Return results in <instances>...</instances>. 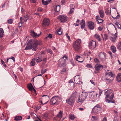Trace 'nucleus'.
I'll return each mask as SVG.
<instances>
[{
	"mask_svg": "<svg viewBox=\"0 0 121 121\" xmlns=\"http://www.w3.org/2000/svg\"><path fill=\"white\" fill-rule=\"evenodd\" d=\"M84 55L87 56L88 57V56H89V54H88V53H84Z\"/></svg>",
	"mask_w": 121,
	"mask_h": 121,
	"instance_id": "13d9d810",
	"label": "nucleus"
},
{
	"mask_svg": "<svg viewBox=\"0 0 121 121\" xmlns=\"http://www.w3.org/2000/svg\"><path fill=\"white\" fill-rule=\"evenodd\" d=\"M100 58L101 60L103 61H104L106 59L105 54L104 53H103L100 55Z\"/></svg>",
	"mask_w": 121,
	"mask_h": 121,
	"instance_id": "aec40b11",
	"label": "nucleus"
},
{
	"mask_svg": "<svg viewBox=\"0 0 121 121\" xmlns=\"http://www.w3.org/2000/svg\"><path fill=\"white\" fill-rule=\"evenodd\" d=\"M47 52H48L49 53L52 54L53 53L52 51V50H51V49H48L47 50Z\"/></svg>",
	"mask_w": 121,
	"mask_h": 121,
	"instance_id": "49530a36",
	"label": "nucleus"
},
{
	"mask_svg": "<svg viewBox=\"0 0 121 121\" xmlns=\"http://www.w3.org/2000/svg\"><path fill=\"white\" fill-rule=\"evenodd\" d=\"M104 37L103 38L105 40H107L108 38V36L107 34H104Z\"/></svg>",
	"mask_w": 121,
	"mask_h": 121,
	"instance_id": "a18cd8bd",
	"label": "nucleus"
},
{
	"mask_svg": "<svg viewBox=\"0 0 121 121\" xmlns=\"http://www.w3.org/2000/svg\"><path fill=\"white\" fill-rule=\"evenodd\" d=\"M73 82V80L72 79H71L69 82V83H71Z\"/></svg>",
	"mask_w": 121,
	"mask_h": 121,
	"instance_id": "e2e57ef3",
	"label": "nucleus"
},
{
	"mask_svg": "<svg viewBox=\"0 0 121 121\" xmlns=\"http://www.w3.org/2000/svg\"><path fill=\"white\" fill-rule=\"evenodd\" d=\"M67 59V56L64 55L62 58L59 60L58 66L60 67H64L65 66V61Z\"/></svg>",
	"mask_w": 121,
	"mask_h": 121,
	"instance_id": "7ed1b4c3",
	"label": "nucleus"
},
{
	"mask_svg": "<svg viewBox=\"0 0 121 121\" xmlns=\"http://www.w3.org/2000/svg\"><path fill=\"white\" fill-rule=\"evenodd\" d=\"M117 81L118 82H121V74L119 73L118 74L117 77Z\"/></svg>",
	"mask_w": 121,
	"mask_h": 121,
	"instance_id": "b1692460",
	"label": "nucleus"
},
{
	"mask_svg": "<svg viewBox=\"0 0 121 121\" xmlns=\"http://www.w3.org/2000/svg\"><path fill=\"white\" fill-rule=\"evenodd\" d=\"M42 44V41L40 40L31 39L29 41L25 49L29 50L31 49L33 51H35L37 48V46L41 45Z\"/></svg>",
	"mask_w": 121,
	"mask_h": 121,
	"instance_id": "f257e3e1",
	"label": "nucleus"
},
{
	"mask_svg": "<svg viewBox=\"0 0 121 121\" xmlns=\"http://www.w3.org/2000/svg\"><path fill=\"white\" fill-rule=\"evenodd\" d=\"M89 46L90 48L93 49L95 48L96 43L95 41H92L89 44Z\"/></svg>",
	"mask_w": 121,
	"mask_h": 121,
	"instance_id": "9d476101",
	"label": "nucleus"
},
{
	"mask_svg": "<svg viewBox=\"0 0 121 121\" xmlns=\"http://www.w3.org/2000/svg\"><path fill=\"white\" fill-rule=\"evenodd\" d=\"M58 19L62 22H65L67 20V17L65 16L60 15L58 17Z\"/></svg>",
	"mask_w": 121,
	"mask_h": 121,
	"instance_id": "0eeeda50",
	"label": "nucleus"
},
{
	"mask_svg": "<svg viewBox=\"0 0 121 121\" xmlns=\"http://www.w3.org/2000/svg\"><path fill=\"white\" fill-rule=\"evenodd\" d=\"M29 19L28 15H26L24 16L23 18H22V20H24L25 22H26L27 20Z\"/></svg>",
	"mask_w": 121,
	"mask_h": 121,
	"instance_id": "7c9ffc66",
	"label": "nucleus"
},
{
	"mask_svg": "<svg viewBox=\"0 0 121 121\" xmlns=\"http://www.w3.org/2000/svg\"><path fill=\"white\" fill-rule=\"evenodd\" d=\"M76 60L79 62L82 63L83 62L84 60V58L81 57L80 56H77L76 57Z\"/></svg>",
	"mask_w": 121,
	"mask_h": 121,
	"instance_id": "4468645a",
	"label": "nucleus"
},
{
	"mask_svg": "<svg viewBox=\"0 0 121 121\" xmlns=\"http://www.w3.org/2000/svg\"><path fill=\"white\" fill-rule=\"evenodd\" d=\"M105 12L106 13L108 14L109 13H111V10H110V11H109V9L108 8L105 10Z\"/></svg>",
	"mask_w": 121,
	"mask_h": 121,
	"instance_id": "c03bdc74",
	"label": "nucleus"
},
{
	"mask_svg": "<svg viewBox=\"0 0 121 121\" xmlns=\"http://www.w3.org/2000/svg\"><path fill=\"white\" fill-rule=\"evenodd\" d=\"M42 8L40 7V8H38V11L39 12H41L42 11Z\"/></svg>",
	"mask_w": 121,
	"mask_h": 121,
	"instance_id": "5fc2aeb1",
	"label": "nucleus"
},
{
	"mask_svg": "<svg viewBox=\"0 0 121 121\" xmlns=\"http://www.w3.org/2000/svg\"><path fill=\"white\" fill-rule=\"evenodd\" d=\"M62 112L60 111L57 115V117H58L59 118L61 119L62 117Z\"/></svg>",
	"mask_w": 121,
	"mask_h": 121,
	"instance_id": "c756f323",
	"label": "nucleus"
},
{
	"mask_svg": "<svg viewBox=\"0 0 121 121\" xmlns=\"http://www.w3.org/2000/svg\"><path fill=\"white\" fill-rule=\"evenodd\" d=\"M81 78L79 77V75H78L75 77L74 80L76 83L81 84L82 82L81 81Z\"/></svg>",
	"mask_w": 121,
	"mask_h": 121,
	"instance_id": "6e6552de",
	"label": "nucleus"
},
{
	"mask_svg": "<svg viewBox=\"0 0 121 121\" xmlns=\"http://www.w3.org/2000/svg\"><path fill=\"white\" fill-rule=\"evenodd\" d=\"M74 9V8L72 9H71L70 12L69 13L70 14L72 13L73 12V9Z\"/></svg>",
	"mask_w": 121,
	"mask_h": 121,
	"instance_id": "3c124183",
	"label": "nucleus"
},
{
	"mask_svg": "<svg viewBox=\"0 0 121 121\" xmlns=\"http://www.w3.org/2000/svg\"><path fill=\"white\" fill-rule=\"evenodd\" d=\"M117 48L118 49L121 50V42H119L117 45Z\"/></svg>",
	"mask_w": 121,
	"mask_h": 121,
	"instance_id": "4c0bfd02",
	"label": "nucleus"
},
{
	"mask_svg": "<svg viewBox=\"0 0 121 121\" xmlns=\"http://www.w3.org/2000/svg\"><path fill=\"white\" fill-rule=\"evenodd\" d=\"M102 121H107V118L106 117H104Z\"/></svg>",
	"mask_w": 121,
	"mask_h": 121,
	"instance_id": "680f3d73",
	"label": "nucleus"
},
{
	"mask_svg": "<svg viewBox=\"0 0 121 121\" xmlns=\"http://www.w3.org/2000/svg\"><path fill=\"white\" fill-rule=\"evenodd\" d=\"M113 79V78H111L110 79L109 78H106L105 79V80L107 81L106 82L107 83H109L111 82Z\"/></svg>",
	"mask_w": 121,
	"mask_h": 121,
	"instance_id": "a878e982",
	"label": "nucleus"
},
{
	"mask_svg": "<svg viewBox=\"0 0 121 121\" xmlns=\"http://www.w3.org/2000/svg\"><path fill=\"white\" fill-rule=\"evenodd\" d=\"M86 67L89 68H92L93 66L91 64H87L86 65Z\"/></svg>",
	"mask_w": 121,
	"mask_h": 121,
	"instance_id": "09e8293b",
	"label": "nucleus"
},
{
	"mask_svg": "<svg viewBox=\"0 0 121 121\" xmlns=\"http://www.w3.org/2000/svg\"><path fill=\"white\" fill-rule=\"evenodd\" d=\"M41 34L40 32L39 34H37L35 33L34 31H32L31 32L30 34L33 37L35 38L39 36Z\"/></svg>",
	"mask_w": 121,
	"mask_h": 121,
	"instance_id": "f3484780",
	"label": "nucleus"
},
{
	"mask_svg": "<svg viewBox=\"0 0 121 121\" xmlns=\"http://www.w3.org/2000/svg\"><path fill=\"white\" fill-rule=\"evenodd\" d=\"M61 99L60 97L57 96H55L53 97L51 100V101L52 102L53 104H57L60 101Z\"/></svg>",
	"mask_w": 121,
	"mask_h": 121,
	"instance_id": "39448f33",
	"label": "nucleus"
},
{
	"mask_svg": "<svg viewBox=\"0 0 121 121\" xmlns=\"http://www.w3.org/2000/svg\"><path fill=\"white\" fill-rule=\"evenodd\" d=\"M96 20L98 21L99 23H102L103 20L102 19H101L99 17V16H97L96 17Z\"/></svg>",
	"mask_w": 121,
	"mask_h": 121,
	"instance_id": "4be33fe9",
	"label": "nucleus"
},
{
	"mask_svg": "<svg viewBox=\"0 0 121 121\" xmlns=\"http://www.w3.org/2000/svg\"><path fill=\"white\" fill-rule=\"evenodd\" d=\"M112 92V91L111 90H109L105 92L104 94L106 96V98H108L109 95Z\"/></svg>",
	"mask_w": 121,
	"mask_h": 121,
	"instance_id": "a211bd4d",
	"label": "nucleus"
},
{
	"mask_svg": "<svg viewBox=\"0 0 121 121\" xmlns=\"http://www.w3.org/2000/svg\"><path fill=\"white\" fill-rule=\"evenodd\" d=\"M28 88L30 91H34L35 93L36 92V90L34 88L32 84L31 83L28 84L27 85Z\"/></svg>",
	"mask_w": 121,
	"mask_h": 121,
	"instance_id": "2eb2a0df",
	"label": "nucleus"
},
{
	"mask_svg": "<svg viewBox=\"0 0 121 121\" xmlns=\"http://www.w3.org/2000/svg\"><path fill=\"white\" fill-rule=\"evenodd\" d=\"M43 116L46 118H47L48 117V115L47 113H44L43 114Z\"/></svg>",
	"mask_w": 121,
	"mask_h": 121,
	"instance_id": "bf43d9fd",
	"label": "nucleus"
},
{
	"mask_svg": "<svg viewBox=\"0 0 121 121\" xmlns=\"http://www.w3.org/2000/svg\"><path fill=\"white\" fill-rule=\"evenodd\" d=\"M90 93H91L89 94V97L90 98H92L94 97L95 94L93 92H90Z\"/></svg>",
	"mask_w": 121,
	"mask_h": 121,
	"instance_id": "72a5a7b5",
	"label": "nucleus"
},
{
	"mask_svg": "<svg viewBox=\"0 0 121 121\" xmlns=\"http://www.w3.org/2000/svg\"><path fill=\"white\" fill-rule=\"evenodd\" d=\"M79 25V24H78V23H74L73 24L74 25H75L76 26H78Z\"/></svg>",
	"mask_w": 121,
	"mask_h": 121,
	"instance_id": "338daca9",
	"label": "nucleus"
},
{
	"mask_svg": "<svg viewBox=\"0 0 121 121\" xmlns=\"http://www.w3.org/2000/svg\"><path fill=\"white\" fill-rule=\"evenodd\" d=\"M10 58V59H12L14 62L15 61V59L14 57L13 56L12 57H11Z\"/></svg>",
	"mask_w": 121,
	"mask_h": 121,
	"instance_id": "774afa93",
	"label": "nucleus"
},
{
	"mask_svg": "<svg viewBox=\"0 0 121 121\" xmlns=\"http://www.w3.org/2000/svg\"><path fill=\"white\" fill-rule=\"evenodd\" d=\"M62 31L61 30V28H60L57 31V34L58 35H60L62 34Z\"/></svg>",
	"mask_w": 121,
	"mask_h": 121,
	"instance_id": "f704fd0d",
	"label": "nucleus"
},
{
	"mask_svg": "<svg viewBox=\"0 0 121 121\" xmlns=\"http://www.w3.org/2000/svg\"><path fill=\"white\" fill-rule=\"evenodd\" d=\"M103 29V27L102 26L99 27H98V30H101Z\"/></svg>",
	"mask_w": 121,
	"mask_h": 121,
	"instance_id": "6e6d98bb",
	"label": "nucleus"
},
{
	"mask_svg": "<svg viewBox=\"0 0 121 121\" xmlns=\"http://www.w3.org/2000/svg\"><path fill=\"white\" fill-rule=\"evenodd\" d=\"M98 118L96 117L92 116L91 118V120L92 121H95L97 120Z\"/></svg>",
	"mask_w": 121,
	"mask_h": 121,
	"instance_id": "c9c22d12",
	"label": "nucleus"
},
{
	"mask_svg": "<svg viewBox=\"0 0 121 121\" xmlns=\"http://www.w3.org/2000/svg\"><path fill=\"white\" fill-rule=\"evenodd\" d=\"M49 19L47 18H45L44 19L43 22V26L44 27L48 26L49 24Z\"/></svg>",
	"mask_w": 121,
	"mask_h": 121,
	"instance_id": "9b49d317",
	"label": "nucleus"
},
{
	"mask_svg": "<svg viewBox=\"0 0 121 121\" xmlns=\"http://www.w3.org/2000/svg\"><path fill=\"white\" fill-rule=\"evenodd\" d=\"M51 0L44 1V0H42V3L45 5H46L49 4L51 1Z\"/></svg>",
	"mask_w": 121,
	"mask_h": 121,
	"instance_id": "cd10ccee",
	"label": "nucleus"
},
{
	"mask_svg": "<svg viewBox=\"0 0 121 121\" xmlns=\"http://www.w3.org/2000/svg\"><path fill=\"white\" fill-rule=\"evenodd\" d=\"M87 25L89 28L90 30H93L94 28V24L93 22H88Z\"/></svg>",
	"mask_w": 121,
	"mask_h": 121,
	"instance_id": "f8f14e48",
	"label": "nucleus"
},
{
	"mask_svg": "<svg viewBox=\"0 0 121 121\" xmlns=\"http://www.w3.org/2000/svg\"><path fill=\"white\" fill-rule=\"evenodd\" d=\"M94 36L99 41L101 40L100 37L99 35L96 34H95L94 35Z\"/></svg>",
	"mask_w": 121,
	"mask_h": 121,
	"instance_id": "473e14b6",
	"label": "nucleus"
},
{
	"mask_svg": "<svg viewBox=\"0 0 121 121\" xmlns=\"http://www.w3.org/2000/svg\"><path fill=\"white\" fill-rule=\"evenodd\" d=\"M87 96V94L85 93H82L81 94V96L78 99V101L79 102H83L86 98Z\"/></svg>",
	"mask_w": 121,
	"mask_h": 121,
	"instance_id": "423d86ee",
	"label": "nucleus"
},
{
	"mask_svg": "<svg viewBox=\"0 0 121 121\" xmlns=\"http://www.w3.org/2000/svg\"><path fill=\"white\" fill-rule=\"evenodd\" d=\"M70 119L71 120H73L75 118V117L74 115H70L69 116Z\"/></svg>",
	"mask_w": 121,
	"mask_h": 121,
	"instance_id": "58836bf2",
	"label": "nucleus"
},
{
	"mask_svg": "<svg viewBox=\"0 0 121 121\" xmlns=\"http://www.w3.org/2000/svg\"><path fill=\"white\" fill-rule=\"evenodd\" d=\"M111 49L112 52L114 53L116 51V49L115 47L114 46H112L111 47Z\"/></svg>",
	"mask_w": 121,
	"mask_h": 121,
	"instance_id": "c85d7f7f",
	"label": "nucleus"
},
{
	"mask_svg": "<svg viewBox=\"0 0 121 121\" xmlns=\"http://www.w3.org/2000/svg\"><path fill=\"white\" fill-rule=\"evenodd\" d=\"M81 42L80 39H78L73 43V47L75 50L78 51L79 49Z\"/></svg>",
	"mask_w": 121,
	"mask_h": 121,
	"instance_id": "20e7f679",
	"label": "nucleus"
},
{
	"mask_svg": "<svg viewBox=\"0 0 121 121\" xmlns=\"http://www.w3.org/2000/svg\"><path fill=\"white\" fill-rule=\"evenodd\" d=\"M52 37V35L50 34L47 37H46V39H47L48 38L49 39L51 38Z\"/></svg>",
	"mask_w": 121,
	"mask_h": 121,
	"instance_id": "8fccbe9b",
	"label": "nucleus"
},
{
	"mask_svg": "<svg viewBox=\"0 0 121 121\" xmlns=\"http://www.w3.org/2000/svg\"><path fill=\"white\" fill-rule=\"evenodd\" d=\"M106 76L107 77V78L110 77V78H113V79H114V75H113L112 73L111 72L107 73L106 74Z\"/></svg>",
	"mask_w": 121,
	"mask_h": 121,
	"instance_id": "6ab92c4d",
	"label": "nucleus"
},
{
	"mask_svg": "<svg viewBox=\"0 0 121 121\" xmlns=\"http://www.w3.org/2000/svg\"><path fill=\"white\" fill-rule=\"evenodd\" d=\"M115 24L116 26H117L118 28H119L120 27V25H121V24H119V23L117 22H116L115 23Z\"/></svg>",
	"mask_w": 121,
	"mask_h": 121,
	"instance_id": "79ce46f5",
	"label": "nucleus"
},
{
	"mask_svg": "<svg viewBox=\"0 0 121 121\" xmlns=\"http://www.w3.org/2000/svg\"><path fill=\"white\" fill-rule=\"evenodd\" d=\"M4 32H0V37L1 38L3 37L4 34Z\"/></svg>",
	"mask_w": 121,
	"mask_h": 121,
	"instance_id": "4d7b16f0",
	"label": "nucleus"
},
{
	"mask_svg": "<svg viewBox=\"0 0 121 121\" xmlns=\"http://www.w3.org/2000/svg\"><path fill=\"white\" fill-rule=\"evenodd\" d=\"M71 64L72 65H73V66H75V65L74 64V63L72 61H71Z\"/></svg>",
	"mask_w": 121,
	"mask_h": 121,
	"instance_id": "0e129e2a",
	"label": "nucleus"
},
{
	"mask_svg": "<svg viewBox=\"0 0 121 121\" xmlns=\"http://www.w3.org/2000/svg\"><path fill=\"white\" fill-rule=\"evenodd\" d=\"M111 35L112 36L110 37L109 39L112 42L114 43L115 42V40L116 39L117 37V34L116 33L114 35L112 34Z\"/></svg>",
	"mask_w": 121,
	"mask_h": 121,
	"instance_id": "1a4fd4ad",
	"label": "nucleus"
},
{
	"mask_svg": "<svg viewBox=\"0 0 121 121\" xmlns=\"http://www.w3.org/2000/svg\"><path fill=\"white\" fill-rule=\"evenodd\" d=\"M99 90V96H100L101 95V94L102 92L103 91L102 90Z\"/></svg>",
	"mask_w": 121,
	"mask_h": 121,
	"instance_id": "052dcab7",
	"label": "nucleus"
},
{
	"mask_svg": "<svg viewBox=\"0 0 121 121\" xmlns=\"http://www.w3.org/2000/svg\"><path fill=\"white\" fill-rule=\"evenodd\" d=\"M103 66L102 65L100 64H97L95 65V69L96 71L97 72L100 71V68L103 67Z\"/></svg>",
	"mask_w": 121,
	"mask_h": 121,
	"instance_id": "dca6fc26",
	"label": "nucleus"
},
{
	"mask_svg": "<svg viewBox=\"0 0 121 121\" xmlns=\"http://www.w3.org/2000/svg\"><path fill=\"white\" fill-rule=\"evenodd\" d=\"M100 16L101 18H103L104 17V13L103 10H99V12Z\"/></svg>",
	"mask_w": 121,
	"mask_h": 121,
	"instance_id": "393cba45",
	"label": "nucleus"
},
{
	"mask_svg": "<svg viewBox=\"0 0 121 121\" xmlns=\"http://www.w3.org/2000/svg\"><path fill=\"white\" fill-rule=\"evenodd\" d=\"M47 69H45L44 70H43V69H42L41 70V73L42 74L44 73H45L46 71H47Z\"/></svg>",
	"mask_w": 121,
	"mask_h": 121,
	"instance_id": "37998d69",
	"label": "nucleus"
},
{
	"mask_svg": "<svg viewBox=\"0 0 121 121\" xmlns=\"http://www.w3.org/2000/svg\"><path fill=\"white\" fill-rule=\"evenodd\" d=\"M81 27L83 29L84 28L85 25V22L84 20L82 19L81 22Z\"/></svg>",
	"mask_w": 121,
	"mask_h": 121,
	"instance_id": "5701e85b",
	"label": "nucleus"
},
{
	"mask_svg": "<svg viewBox=\"0 0 121 121\" xmlns=\"http://www.w3.org/2000/svg\"><path fill=\"white\" fill-rule=\"evenodd\" d=\"M55 11L57 13L60 11V7L59 5H55L54 6Z\"/></svg>",
	"mask_w": 121,
	"mask_h": 121,
	"instance_id": "412c9836",
	"label": "nucleus"
},
{
	"mask_svg": "<svg viewBox=\"0 0 121 121\" xmlns=\"http://www.w3.org/2000/svg\"><path fill=\"white\" fill-rule=\"evenodd\" d=\"M61 2L62 4H64L65 2V0H62Z\"/></svg>",
	"mask_w": 121,
	"mask_h": 121,
	"instance_id": "69168bd1",
	"label": "nucleus"
},
{
	"mask_svg": "<svg viewBox=\"0 0 121 121\" xmlns=\"http://www.w3.org/2000/svg\"><path fill=\"white\" fill-rule=\"evenodd\" d=\"M97 108L99 109V110H101L102 109V108L98 104H97L93 108L92 111V112H98V111L97 110V111H96V110H95V109Z\"/></svg>",
	"mask_w": 121,
	"mask_h": 121,
	"instance_id": "ddd939ff",
	"label": "nucleus"
},
{
	"mask_svg": "<svg viewBox=\"0 0 121 121\" xmlns=\"http://www.w3.org/2000/svg\"><path fill=\"white\" fill-rule=\"evenodd\" d=\"M77 92L75 91L69 97L68 99L66 100V103L70 105H72L75 101V99L77 96Z\"/></svg>",
	"mask_w": 121,
	"mask_h": 121,
	"instance_id": "f03ea898",
	"label": "nucleus"
},
{
	"mask_svg": "<svg viewBox=\"0 0 121 121\" xmlns=\"http://www.w3.org/2000/svg\"><path fill=\"white\" fill-rule=\"evenodd\" d=\"M35 58H33L30 63V65L31 66H34L35 65Z\"/></svg>",
	"mask_w": 121,
	"mask_h": 121,
	"instance_id": "bb28decb",
	"label": "nucleus"
},
{
	"mask_svg": "<svg viewBox=\"0 0 121 121\" xmlns=\"http://www.w3.org/2000/svg\"><path fill=\"white\" fill-rule=\"evenodd\" d=\"M114 94H112L111 96L110 97V99L111 100L114 97Z\"/></svg>",
	"mask_w": 121,
	"mask_h": 121,
	"instance_id": "864d4df0",
	"label": "nucleus"
},
{
	"mask_svg": "<svg viewBox=\"0 0 121 121\" xmlns=\"http://www.w3.org/2000/svg\"><path fill=\"white\" fill-rule=\"evenodd\" d=\"M94 61L97 63H99V60L97 58H95L94 59Z\"/></svg>",
	"mask_w": 121,
	"mask_h": 121,
	"instance_id": "de8ad7c7",
	"label": "nucleus"
},
{
	"mask_svg": "<svg viewBox=\"0 0 121 121\" xmlns=\"http://www.w3.org/2000/svg\"><path fill=\"white\" fill-rule=\"evenodd\" d=\"M13 22V20L12 19H9L8 21V23L9 24H11Z\"/></svg>",
	"mask_w": 121,
	"mask_h": 121,
	"instance_id": "ea45409f",
	"label": "nucleus"
},
{
	"mask_svg": "<svg viewBox=\"0 0 121 121\" xmlns=\"http://www.w3.org/2000/svg\"><path fill=\"white\" fill-rule=\"evenodd\" d=\"M66 71V69L65 68H64L63 69L61 70V73L62 74L63 73L65 72Z\"/></svg>",
	"mask_w": 121,
	"mask_h": 121,
	"instance_id": "603ef678",
	"label": "nucleus"
},
{
	"mask_svg": "<svg viewBox=\"0 0 121 121\" xmlns=\"http://www.w3.org/2000/svg\"><path fill=\"white\" fill-rule=\"evenodd\" d=\"M35 59V60L38 62H40L42 61V60L39 57H37Z\"/></svg>",
	"mask_w": 121,
	"mask_h": 121,
	"instance_id": "e433bc0d",
	"label": "nucleus"
},
{
	"mask_svg": "<svg viewBox=\"0 0 121 121\" xmlns=\"http://www.w3.org/2000/svg\"><path fill=\"white\" fill-rule=\"evenodd\" d=\"M22 117L19 116H17L15 117L14 119L16 121L21 120L22 119Z\"/></svg>",
	"mask_w": 121,
	"mask_h": 121,
	"instance_id": "2f4dec72",
	"label": "nucleus"
},
{
	"mask_svg": "<svg viewBox=\"0 0 121 121\" xmlns=\"http://www.w3.org/2000/svg\"><path fill=\"white\" fill-rule=\"evenodd\" d=\"M22 17H20V22L18 23V24L19 25V26L20 27H21L22 26Z\"/></svg>",
	"mask_w": 121,
	"mask_h": 121,
	"instance_id": "a19ab883",
	"label": "nucleus"
}]
</instances>
